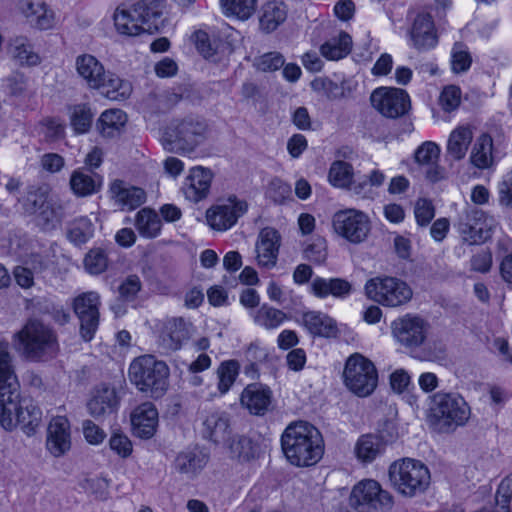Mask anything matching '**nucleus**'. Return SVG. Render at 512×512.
I'll return each mask as SVG.
<instances>
[{"label": "nucleus", "instance_id": "nucleus-51", "mask_svg": "<svg viewBox=\"0 0 512 512\" xmlns=\"http://www.w3.org/2000/svg\"><path fill=\"white\" fill-rule=\"evenodd\" d=\"M160 227V219L154 211L144 208L137 213L136 228L141 236L154 238L159 234Z\"/></svg>", "mask_w": 512, "mask_h": 512}, {"label": "nucleus", "instance_id": "nucleus-57", "mask_svg": "<svg viewBox=\"0 0 512 512\" xmlns=\"http://www.w3.org/2000/svg\"><path fill=\"white\" fill-rule=\"evenodd\" d=\"M471 57L467 48L460 43L453 46L451 52V67L453 72L462 73L470 68Z\"/></svg>", "mask_w": 512, "mask_h": 512}, {"label": "nucleus", "instance_id": "nucleus-45", "mask_svg": "<svg viewBox=\"0 0 512 512\" xmlns=\"http://www.w3.org/2000/svg\"><path fill=\"white\" fill-rule=\"evenodd\" d=\"M240 365L235 360L223 361L217 368V393L212 398L222 397L229 392L239 374Z\"/></svg>", "mask_w": 512, "mask_h": 512}, {"label": "nucleus", "instance_id": "nucleus-44", "mask_svg": "<svg viewBox=\"0 0 512 512\" xmlns=\"http://www.w3.org/2000/svg\"><path fill=\"white\" fill-rule=\"evenodd\" d=\"M223 447H225L226 453L230 458L242 462L249 461L256 454L255 445L251 439L245 436L231 435L226 444H223Z\"/></svg>", "mask_w": 512, "mask_h": 512}, {"label": "nucleus", "instance_id": "nucleus-36", "mask_svg": "<svg viewBox=\"0 0 512 512\" xmlns=\"http://www.w3.org/2000/svg\"><path fill=\"white\" fill-rule=\"evenodd\" d=\"M110 192L122 209L133 210L145 202L143 189L131 186L121 180L111 183Z\"/></svg>", "mask_w": 512, "mask_h": 512}, {"label": "nucleus", "instance_id": "nucleus-9", "mask_svg": "<svg viewBox=\"0 0 512 512\" xmlns=\"http://www.w3.org/2000/svg\"><path fill=\"white\" fill-rule=\"evenodd\" d=\"M366 296L389 308H397L407 304L413 297L410 285L397 277L383 276L369 279L365 284Z\"/></svg>", "mask_w": 512, "mask_h": 512}, {"label": "nucleus", "instance_id": "nucleus-54", "mask_svg": "<svg viewBox=\"0 0 512 512\" xmlns=\"http://www.w3.org/2000/svg\"><path fill=\"white\" fill-rule=\"evenodd\" d=\"M303 256L315 264H322L328 256L327 242L322 237H315L305 246Z\"/></svg>", "mask_w": 512, "mask_h": 512}, {"label": "nucleus", "instance_id": "nucleus-47", "mask_svg": "<svg viewBox=\"0 0 512 512\" xmlns=\"http://www.w3.org/2000/svg\"><path fill=\"white\" fill-rule=\"evenodd\" d=\"M384 181V173L378 169H373L367 175H357L356 182L352 186V192L363 198L373 197L376 189L381 187Z\"/></svg>", "mask_w": 512, "mask_h": 512}, {"label": "nucleus", "instance_id": "nucleus-8", "mask_svg": "<svg viewBox=\"0 0 512 512\" xmlns=\"http://www.w3.org/2000/svg\"><path fill=\"white\" fill-rule=\"evenodd\" d=\"M345 387L354 395L365 398L378 386V371L375 364L360 353L348 357L343 370Z\"/></svg>", "mask_w": 512, "mask_h": 512}, {"label": "nucleus", "instance_id": "nucleus-55", "mask_svg": "<svg viewBox=\"0 0 512 512\" xmlns=\"http://www.w3.org/2000/svg\"><path fill=\"white\" fill-rule=\"evenodd\" d=\"M462 100V91L456 85H447L439 95L438 103L444 112H453L458 109Z\"/></svg>", "mask_w": 512, "mask_h": 512}, {"label": "nucleus", "instance_id": "nucleus-53", "mask_svg": "<svg viewBox=\"0 0 512 512\" xmlns=\"http://www.w3.org/2000/svg\"><path fill=\"white\" fill-rule=\"evenodd\" d=\"M93 235V224L87 217L75 219L67 232L68 239L75 245L86 243Z\"/></svg>", "mask_w": 512, "mask_h": 512}, {"label": "nucleus", "instance_id": "nucleus-3", "mask_svg": "<svg viewBox=\"0 0 512 512\" xmlns=\"http://www.w3.org/2000/svg\"><path fill=\"white\" fill-rule=\"evenodd\" d=\"M161 15V5L157 0H139L131 5L117 6L112 19L118 34L137 37L157 32L161 26Z\"/></svg>", "mask_w": 512, "mask_h": 512}, {"label": "nucleus", "instance_id": "nucleus-27", "mask_svg": "<svg viewBox=\"0 0 512 512\" xmlns=\"http://www.w3.org/2000/svg\"><path fill=\"white\" fill-rule=\"evenodd\" d=\"M212 178V172L202 166L190 169L182 186L185 198L192 202L204 199L209 193Z\"/></svg>", "mask_w": 512, "mask_h": 512}, {"label": "nucleus", "instance_id": "nucleus-56", "mask_svg": "<svg viewBox=\"0 0 512 512\" xmlns=\"http://www.w3.org/2000/svg\"><path fill=\"white\" fill-rule=\"evenodd\" d=\"M109 448L120 458L126 459L133 452V444L130 438L121 432L113 433L109 438Z\"/></svg>", "mask_w": 512, "mask_h": 512}, {"label": "nucleus", "instance_id": "nucleus-38", "mask_svg": "<svg viewBox=\"0 0 512 512\" xmlns=\"http://www.w3.org/2000/svg\"><path fill=\"white\" fill-rule=\"evenodd\" d=\"M208 457L198 448L179 453L175 459V468L189 478L196 476L206 466Z\"/></svg>", "mask_w": 512, "mask_h": 512}, {"label": "nucleus", "instance_id": "nucleus-18", "mask_svg": "<svg viewBox=\"0 0 512 512\" xmlns=\"http://www.w3.org/2000/svg\"><path fill=\"white\" fill-rule=\"evenodd\" d=\"M394 339L406 347L420 346L427 333V323L419 316L406 314L391 323Z\"/></svg>", "mask_w": 512, "mask_h": 512}, {"label": "nucleus", "instance_id": "nucleus-52", "mask_svg": "<svg viewBox=\"0 0 512 512\" xmlns=\"http://www.w3.org/2000/svg\"><path fill=\"white\" fill-rule=\"evenodd\" d=\"M165 335L169 338L167 346L177 350L188 337L187 323L183 318H171L165 323Z\"/></svg>", "mask_w": 512, "mask_h": 512}, {"label": "nucleus", "instance_id": "nucleus-61", "mask_svg": "<svg viewBox=\"0 0 512 512\" xmlns=\"http://www.w3.org/2000/svg\"><path fill=\"white\" fill-rule=\"evenodd\" d=\"M86 270L90 274H100L107 267V257L101 249L91 250L84 259Z\"/></svg>", "mask_w": 512, "mask_h": 512}, {"label": "nucleus", "instance_id": "nucleus-29", "mask_svg": "<svg viewBox=\"0 0 512 512\" xmlns=\"http://www.w3.org/2000/svg\"><path fill=\"white\" fill-rule=\"evenodd\" d=\"M75 71L81 81L95 90L101 85V79L107 71L103 63L94 55L82 53L75 58Z\"/></svg>", "mask_w": 512, "mask_h": 512}, {"label": "nucleus", "instance_id": "nucleus-58", "mask_svg": "<svg viewBox=\"0 0 512 512\" xmlns=\"http://www.w3.org/2000/svg\"><path fill=\"white\" fill-rule=\"evenodd\" d=\"M82 488L98 498H106L108 495L110 480L104 476H93L83 480Z\"/></svg>", "mask_w": 512, "mask_h": 512}, {"label": "nucleus", "instance_id": "nucleus-59", "mask_svg": "<svg viewBox=\"0 0 512 512\" xmlns=\"http://www.w3.org/2000/svg\"><path fill=\"white\" fill-rule=\"evenodd\" d=\"M497 195L500 206L512 208V168L506 171L497 183Z\"/></svg>", "mask_w": 512, "mask_h": 512}, {"label": "nucleus", "instance_id": "nucleus-10", "mask_svg": "<svg viewBox=\"0 0 512 512\" xmlns=\"http://www.w3.org/2000/svg\"><path fill=\"white\" fill-rule=\"evenodd\" d=\"M349 505V512H387L393 506V497L376 480L363 479L353 486Z\"/></svg>", "mask_w": 512, "mask_h": 512}, {"label": "nucleus", "instance_id": "nucleus-17", "mask_svg": "<svg viewBox=\"0 0 512 512\" xmlns=\"http://www.w3.org/2000/svg\"><path fill=\"white\" fill-rule=\"evenodd\" d=\"M18 10L29 26L35 30H54L59 25L56 12L43 0H20Z\"/></svg>", "mask_w": 512, "mask_h": 512}, {"label": "nucleus", "instance_id": "nucleus-40", "mask_svg": "<svg viewBox=\"0 0 512 512\" xmlns=\"http://www.w3.org/2000/svg\"><path fill=\"white\" fill-rule=\"evenodd\" d=\"M250 316L256 325L267 330L277 329L289 319L285 312L267 304L251 311Z\"/></svg>", "mask_w": 512, "mask_h": 512}, {"label": "nucleus", "instance_id": "nucleus-25", "mask_svg": "<svg viewBox=\"0 0 512 512\" xmlns=\"http://www.w3.org/2000/svg\"><path fill=\"white\" fill-rule=\"evenodd\" d=\"M159 414L155 405L145 402L137 406L131 413L133 434L141 439L152 438L158 428Z\"/></svg>", "mask_w": 512, "mask_h": 512}, {"label": "nucleus", "instance_id": "nucleus-1", "mask_svg": "<svg viewBox=\"0 0 512 512\" xmlns=\"http://www.w3.org/2000/svg\"><path fill=\"white\" fill-rule=\"evenodd\" d=\"M41 419L40 408L31 399L21 396L8 344L0 342V425L7 431L20 426L27 435H31Z\"/></svg>", "mask_w": 512, "mask_h": 512}, {"label": "nucleus", "instance_id": "nucleus-7", "mask_svg": "<svg viewBox=\"0 0 512 512\" xmlns=\"http://www.w3.org/2000/svg\"><path fill=\"white\" fill-rule=\"evenodd\" d=\"M430 419L443 432L463 426L470 418V407L465 399L453 393L439 392L432 396Z\"/></svg>", "mask_w": 512, "mask_h": 512}, {"label": "nucleus", "instance_id": "nucleus-28", "mask_svg": "<svg viewBox=\"0 0 512 512\" xmlns=\"http://www.w3.org/2000/svg\"><path fill=\"white\" fill-rule=\"evenodd\" d=\"M119 404L116 390L109 384L102 383L96 386L87 402L89 413L93 417H100L113 413Z\"/></svg>", "mask_w": 512, "mask_h": 512}, {"label": "nucleus", "instance_id": "nucleus-11", "mask_svg": "<svg viewBox=\"0 0 512 512\" xmlns=\"http://www.w3.org/2000/svg\"><path fill=\"white\" fill-rule=\"evenodd\" d=\"M332 228L338 236L350 243L358 244L367 238L371 230V221L365 212L347 208L334 213Z\"/></svg>", "mask_w": 512, "mask_h": 512}, {"label": "nucleus", "instance_id": "nucleus-48", "mask_svg": "<svg viewBox=\"0 0 512 512\" xmlns=\"http://www.w3.org/2000/svg\"><path fill=\"white\" fill-rule=\"evenodd\" d=\"M222 13L241 21L249 19L256 10V0H220Z\"/></svg>", "mask_w": 512, "mask_h": 512}, {"label": "nucleus", "instance_id": "nucleus-41", "mask_svg": "<svg viewBox=\"0 0 512 512\" xmlns=\"http://www.w3.org/2000/svg\"><path fill=\"white\" fill-rule=\"evenodd\" d=\"M102 185V180L97 175H91L81 169L75 170L70 177V187L73 193L79 197H86L97 193Z\"/></svg>", "mask_w": 512, "mask_h": 512}, {"label": "nucleus", "instance_id": "nucleus-24", "mask_svg": "<svg viewBox=\"0 0 512 512\" xmlns=\"http://www.w3.org/2000/svg\"><path fill=\"white\" fill-rule=\"evenodd\" d=\"M207 126L204 122L185 120L175 126L169 140L183 151H191L205 138Z\"/></svg>", "mask_w": 512, "mask_h": 512}, {"label": "nucleus", "instance_id": "nucleus-5", "mask_svg": "<svg viewBox=\"0 0 512 512\" xmlns=\"http://www.w3.org/2000/svg\"><path fill=\"white\" fill-rule=\"evenodd\" d=\"M13 344L17 351L34 361L51 357L58 350L54 332L37 320L28 321L14 335Z\"/></svg>", "mask_w": 512, "mask_h": 512}, {"label": "nucleus", "instance_id": "nucleus-4", "mask_svg": "<svg viewBox=\"0 0 512 512\" xmlns=\"http://www.w3.org/2000/svg\"><path fill=\"white\" fill-rule=\"evenodd\" d=\"M128 376L140 392L153 399L163 397L169 389V366L153 355L135 358L129 365Z\"/></svg>", "mask_w": 512, "mask_h": 512}, {"label": "nucleus", "instance_id": "nucleus-14", "mask_svg": "<svg viewBox=\"0 0 512 512\" xmlns=\"http://www.w3.org/2000/svg\"><path fill=\"white\" fill-rule=\"evenodd\" d=\"M373 107L387 118H397L404 115L410 107L408 93L399 88L380 87L371 95Z\"/></svg>", "mask_w": 512, "mask_h": 512}, {"label": "nucleus", "instance_id": "nucleus-39", "mask_svg": "<svg viewBox=\"0 0 512 512\" xmlns=\"http://www.w3.org/2000/svg\"><path fill=\"white\" fill-rule=\"evenodd\" d=\"M45 267L46 263L41 256L32 255L14 269V278L20 287L28 289L33 286L35 275L40 274Z\"/></svg>", "mask_w": 512, "mask_h": 512}, {"label": "nucleus", "instance_id": "nucleus-21", "mask_svg": "<svg viewBox=\"0 0 512 512\" xmlns=\"http://www.w3.org/2000/svg\"><path fill=\"white\" fill-rule=\"evenodd\" d=\"M72 445L70 422L65 416L53 417L47 428L46 448L54 457L66 454Z\"/></svg>", "mask_w": 512, "mask_h": 512}, {"label": "nucleus", "instance_id": "nucleus-50", "mask_svg": "<svg viewBox=\"0 0 512 512\" xmlns=\"http://www.w3.org/2000/svg\"><path fill=\"white\" fill-rule=\"evenodd\" d=\"M94 114L88 104H76L69 108L70 125L77 134L87 133L92 125Z\"/></svg>", "mask_w": 512, "mask_h": 512}, {"label": "nucleus", "instance_id": "nucleus-13", "mask_svg": "<svg viewBox=\"0 0 512 512\" xmlns=\"http://www.w3.org/2000/svg\"><path fill=\"white\" fill-rule=\"evenodd\" d=\"M199 422L202 437L216 445L226 444L232 435L230 416L226 411L214 408L203 410Z\"/></svg>", "mask_w": 512, "mask_h": 512}, {"label": "nucleus", "instance_id": "nucleus-43", "mask_svg": "<svg viewBox=\"0 0 512 512\" xmlns=\"http://www.w3.org/2000/svg\"><path fill=\"white\" fill-rule=\"evenodd\" d=\"M10 53L23 66H36L41 62L39 54L34 51L33 45L24 36H18L11 40Z\"/></svg>", "mask_w": 512, "mask_h": 512}, {"label": "nucleus", "instance_id": "nucleus-20", "mask_svg": "<svg viewBox=\"0 0 512 512\" xmlns=\"http://www.w3.org/2000/svg\"><path fill=\"white\" fill-rule=\"evenodd\" d=\"M468 160L473 168L482 171L491 170L497 166L500 156L493 137L489 133L483 132L475 138Z\"/></svg>", "mask_w": 512, "mask_h": 512}, {"label": "nucleus", "instance_id": "nucleus-31", "mask_svg": "<svg viewBox=\"0 0 512 512\" xmlns=\"http://www.w3.org/2000/svg\"><path fill=\"white\" fill-rule=\"evenodd\" d=\"M473 144V129L468 124L457 125L449 134L447 155L454 161L463 160Z\"/></svg>", "mask_w": 512, "mask_h": 512}, {"label": "nucleus", "instance_id": "nucleus-64", "mask_svg": "<svg viewBox=\"0 0 512 512\" xmlns=\"http://www.w3.org/2000/svg\"><path fill=\"white\" fill-rule=\"evenodd\" d=\"M192 41L198 52L206 59L211 58L215 54V47L211 43L208 34L205 31L198 30L192 35Z\"/></svg>", "mask_w": 512, "mask_h": 512}, {"label": "nucleus", "instance_id": "nucleus-2", "mask_svg": "<svg viewBox=\"0 0 512 512\" xmlns=\"http://www.w3.org/2000/svg\"><path fill=\"white\" fill-rule=\"evenodd\" d=\"M283 453L296 467H309L318 463L324 454V441L313 425L298 421L290 424L281 437Z\"/></svg>", "mask_w": 512, "mask_h": 512}, {"label": "nucleus", "instance_id": "nucleus-15", "mask_svg": "<svg viewBox=\"0 0 512 512\" xmlns=\"http://www.w3.org/2000/svg\"><path fill=\"white\" fill-rule=\"evenodd\" d=\"M100 297L96 292L78 295L73 302V309L80 320V332L85 341H90L98 327Z\"/></svg>", "mask_w": 512, "mask_h": 512}, {"label": "nucleus", "instance_id": "nucleus-19", "mask_svg": "<svg viewBox=\"0 0 512 512\" xmlns=\"http://www.w3.org/2000/svg\"><path fill=\"white\" fill-rule=\"evenodd\" d=\"M23 207L26 212L37 214L47 224L58 223L63 217L61 204L49 198L46 190L43 189L30 191L23 200Z\"/></svg>", "mask_w": 512, "mask_h": 512}, {"label": "nucleus", "instance_id": "nucleus-6", "mask_svg": "<svg viewBox=\"0 0 512 512\" xmlns=\"http://www.w3.org/2000/svg\"><path fill=\"white\" fill-rule=\"evenodd\" d=\"M392 487L402 496L412 498L424 493L430 486L429 468L420 460L403 458L389 467Z\"/></svg>", "mask_w": 512, "mask_h": 512}, {"label": "nucleus", "instance_id": "nucleus-23", "mask_svg": "<svg viewBox=\"0 0 512 512\" xmlns=\"http://www.w3.org/2000/svg\"><path fill=\"white\" fill-rule=\"evenodd\" d=\"M437 43L438 37L431 15L424 12L417 14L409 32V45L425 51L434 48Z\"/></svg>", "mask_w": 512, "mask_h": 512}, {"label": "nucleus", "instance_id": "nucleus-60", "mask_svg": "<svg viewBox=\"0 0 512 512\" xmlns=\"http://www.w3.org/2000/svg\"><path fill=\"white\" fill-rule=\"evenodd\" d=\"M283 64L284 58L277 52L265 53L254 60L256 69L263 72L275 71L282 67Z\"/></svg>", "mask_w": 512, "mask_h": 512}, {"label": "nucleus", "instance_id": "nucleus-26", "mask_svg": "<svg viewBox=\"0 0 512 512\" xmlns=\"http://www.w3.org/2000/svg\"><path fill=\"white\" fill-rule=\"evenodd\" d=\"M240 401L251 414L262 416L272 403V391L267 385L252 383L243 389Z\"/></svg>", "mask_w": 512, "mask_h": 512}, {"label": "nucleus", "instance_id": "nucleus-30", "mask_svg": "<svg viewBox=\"0 0 512 512\" xmlns=\"http://www.w3.org/2000/svg\"><path fill=\"white\" fill-rule=\"evenodd\" d=\"M440 147L432 141L422 143L415 151V160L423 168L426 179L432 183L444 177L443 169L439 166Z\"/></svg>", "mask_w": 512, "mask_h": 512}, {"label": "nucleus", "instance_id": "nucleus-35", "mask_svg": "<svg viewBox=\"0 0 512 512\" xmlns=\"http://www.w3.org/2000/svg\"><path fill=\"white\" fill-rule=\"evenodd\" d=\"M302 325L313 336L330 338L335 337L338 333L335 320L320 311H307L303 313Z\"/></svg>", "mask_w": 512, "mask_h": 512}, {"label": "nucleus", "instance_id": "nucleus-16", "mask_svg": "<svg viewBox=\"0 0 512 512\" xmlns=\"http://www.w3.org/2000/svg\"><path fill=\"white\" fill-rule=\"evenodd\" d=\"M247 203L235 197L220 201L207 211V222L211 228L226 231L232 228L247 211Z\"/></svg>", "mask_w": 512, "mask_h": 512}, {"label": "nucleus", "instance_id": "nucleus-49", "mask_svg": "<svg viewBox=\"0 0 512 512\" xmlns=\"http://www.w3.org/2000/svg\"><path fill=\"white\" fill-rule=\"evenodd\" d=\"M351 45V37L346 33H340L338 37L325 42L320 51L327 60H339L350 52Z\"/></svg>", "mask_w": 512, "mask_h": 512}, {"label": "nucleus", "instance_id": "nucleus-42", "mask_svg": "<svg viewBox=\"0 0 512 512\" xmlns=\"http://www.w3.org/2000/svg\"><path fill=\"white\" fill-rule=\"evenodd\" d=\"M127 120V114L123 110L113 108L101 113L97 126L103 136L112 137L121 132Z\"/></svg>", "mask_w": 512, "mask_h": 512}, {"label": "nucleus", "instance_id": "nucleus-12", "mask_svg": "<svg viewBox=\"0 0 512 512\" xmlns=\"http://www.w3.org/2000/svg\"><path fill=\"white\" fill-rule=\"evenodd\" d=\"M462 239L469 244H480L491 237L496 220L486 212L473 208L466 209L456 225Z\"/></svg>", "mask_w": 512, "mask_h": 512}, {"label": "nucleus", "instance_id": "nucleus-46", "mask_svg": "<svg viewBox=\"0 0 512 512\" xmlns=\"http://www.w3.org/2000/svg\"><path fill=\"white\" fill-rule=\"evenodd\" d=\"M351 164L345 161H335L331 164L328 174L330 184L336 188H345L352 191V186L356 182Z\"/></svg>", "mask_w": 512, "mask_h": 512}, {"label": "nucleus", "instance_id": "nucleus-63", "mask_svg": "<svg viewBox=\"0 0 512 512\" xmlns=\"http://www.w3.org/2000/svg\"><path fill=\"white\" fill-rule=\"evenodd\" d=\"M414 215L418 225H428L435 215L432 202L425 198L418 199L415 203Z\"/></svg>", "mask_w": 512, "mask_h": 512}, {"label": "nucleus", "instance_id": "nucleus-34", "mask_svg": "<svg viewBox=\"0 0 512 512\" xmlns=\"http://www.w3.org/2000/svg\"><path fill=\"white\" fill-rule=\"evenodd\" d=\"M101 95L112 101H123L130 97L132 84L130 81L121 78L116 73L107 70L101 79V85L96 87Z\"/></svg>", "mask_w": 512, "mask_h": 512}, {"label": "nucleus", "instance_id": "nucleus-33", "mask_svg": "<svg viewBox=\"0 0 512 512\" xmlns=\"http://www.w3.org/2000/svg\"><path fill=\"white\" fill-rule=\"evenodd\" d=\"M287 15L288 7L283 1H267L259 10V27L266 33L273 32L285 22Z\"/></svg>", "mask_w": 512, "mask_h": 512}, {"label": "nucleus", "instance_id": "nucleus-37", "mask_svg": "<svg viewBox=\"0 0 512 512\" xmlns=\"http://www.w3.org/2000/svg\"><path fill=\"white\" fill-rule=\"evenodd\" d=\"M385 444L383 440L372 434L362 435L354 445V455L362 464L375 461L383 452Z\"/></svg>", "mask_w": 512, "mask_h": 512}, {"label": "nucleus", "instance_id": "nucleus-32", "mask_svg": "<svg viewBox=\"0 0 512 512\" xmlns=\"http://www.w3.org/2000/svg\"><path fill=\"white\" fill-rule=\"evenodd\" d=\"M311 89L328 100H337L349 96L356 84L350 79L334 81L328 77H316L310 83Z\"/></svg>", "mask_w": 512, "mask_h": 512}, {"label": "nucleus", "instance_id": "nucleus-62", "mask_svg": "<svg viewBox=\"0 0 512 512\" xmlns=\"http://www.w3.org/2000/svg\"><path fill=\"white\" fill-rule=\"evenodd\" d=\"M140 278L136 275H130L125 278L118 287L119 297L123 301H132L141 290Z\"/></svg>", "mask_w": 512, "mask_h": 512}, {"label": "nucleus", "instance_id": "nucleus-22", "mask_svg": "<svg viewBox=\"0 0 512 512\" xmlns=\"http://www.w3.org/2000/svg\"><path fill=\"white\" fill-rule=\"evenodd\" d=\"M280 246V233L271 227L263 228L255 245L257 264L267 269L274 268L277 264Z\"/></svg>", "mask_w": 512, "mask_h": 512}]
</instances>
